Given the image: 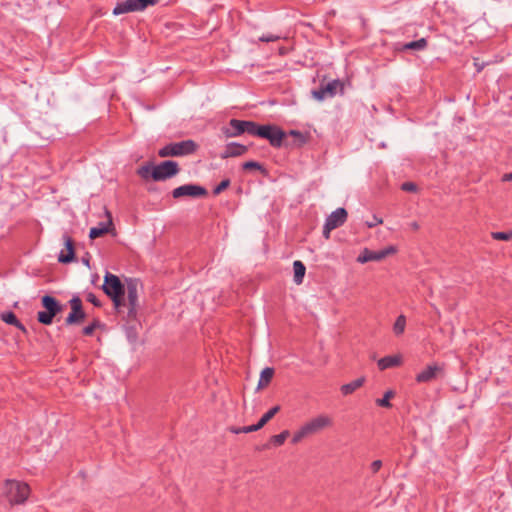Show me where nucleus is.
<instances>
[{
    "label": "nucleus",
    "instance_id": "obj_1",
    "mask_svg": "<svg viewBox=\"0 0 512 512\" xmlns=\"http://www.w3.org/2000/svg\"><path fill=\"white\" fill-rule=\"evenodd\" d=\"M102 289L104 293L111 298L116 309L125 305V285L121 282L118 276L110 272H106Z\"/></svg>",
    "mask_w": 512,
    "mask_h": 512
},
{
    "label": "nucleus",
    "instance_id": "obj_2",
    "mask_svg": "<svg viewBox=\"0 0 512 512\" xmlns=\"http://www.w3.org/2000/svg\"><path fill=\"white\" fill-rule=\"evenodd\" d=\"M198 148L194 140L187 139L180 142H171L159 149L158 155L166 157H182L193 154Z\"/></svg>",
    "mask_w": 512,
    "mask_h": 512
},
{
    "label": "nucleus",
    "instance_id": "obj_3",
    "mask_svg": "<svg viewBox=\"0 0 512 512\" xmlns=\"http://www.w3.org/2000/svg\"><path fill=\"white\" fill-rule=\"evenodd\" d=\"M4 489L10 504L24 503L30 493V488L26 483L16 480H7Z\"/></svg>",
    "mask_w": 512,
    "mask_h": 512
},
{
    "label": "nucleus",
    "instance_id": "obj_4",
    "mask_svg": "<svg viewBox=\"0 0 512 512\" xmlns=\"http://www.w3.org/2000/svg\"><path fill=\"white\" fill-rule=\"evenodd\" d=\"M180 172V167L176 161L166 160L152 166V179L154 181H165L176 176Z\"/></svg>",
    "mask_w": 512,
    "mask_h": 512
},
{
    "label": "nucleus",
    "instance_id": "obj_5",
    "mask_svg": "<svg viewBox=\"0 0 512 512\" xmlns=\"http://www.w3.org/2000/svg\"><path fill=\"white\" fill-rule=\"evenodd\" d=\"M285 136V132L276 125L266 124L259 127L258 137L268 140L273 147H281Z\"/></svg>",
    "mask_w": 512,
    "mask_h": 512
},
{
    "label": "nucleus",
    "instance_id": "obj_6",
    "mask_svg": "<svg viewBox=\"0 0 512 512\" xmlns=\"http://www.w3.org/2000/svg\"><path fill=\"white\" fill-rule=\"evenodd\" d=\"M285 136V132L276 125L266 124L259 127L258 137L268 140L273 147H281Z\"/></svg>",
    "mask_w": 512,
    "mask_h": 512
},
{
    "label": "nucleus",
    "instance_id": "obj_7",
    "mask_svg": "<svg viewBox=\"0 0 512 512\" xmlns=\"http://www.w3.org/2000/svg\"><path fill=\"white\" fill-rule=\"evenodd\" d=\"M397 252V248L390 245L382 250L373 251L368 248H364L360 255L357 257V262L364 264L369 261H381L389 255H393Z\"/></svg>",
    "mask_w": 512,
    "mask_h": 512
},
{
    "label": "nucleus",
    "instance_id": "obj_8",
    "mask_svg": "<svg viewBox=\"0 0 512 512\" xmlns=\"http://www.w3.org/2000/svg\"><path fill=\"white\" fill-rule=\"evenodd\" d=\"M140 286V282L137 279H127L125 292L127 293V300L129 304L128 315L130 317H135L138 308V288Z\"/></svg>",
    "mask_w": 512,
    "mask_h": 512
},
{
    "label": "nucleus",
    "instance_id": "obj_9",
    "mask_svg": "<svg viewBox=\"0 0 512 512\" xmlns=\"http://www.w3.org/2000/svg\"><path fill=\"white\" fill-rule=\"evenodd\" d=\"M280 411V406L276 405L269 409L261 418L260 420L253 425L244 426L235 428L232 427L230 430L234 434H240V433H250L260 430L266 423H268L278 412Z\"/></svg>",
    "mask_w": 512,
    "mask_h": 512
},
{
    "label": "nucleus",
    "instance_id": "obj_10",
    "mask_svg": "<svg viewBox=\"0 0 512 512\" xmlns=\"http://www.w3.org/2000/svg\"><path fill=\"white\" fill-rule=\"evenodd\" d=\"M207 195V190L197 184H184L181 185L172 191V196L175 199H179L182 197H192V198H200Z\"/></svg>",
    "mask_w": 512,
    "mask_h": 512
},
{
    "label": "nucleus",
    "instance_id": "obj_11",
    "mask_svg": "<svg viewBox=\"0 0 512 512\" xmlns=\"http://www.w3.org/2000/svg\"><path fill=\"white\" fill-rule=\"evenodd\" d=\"M333 421L332 418L328 415H318L314 418H312L310 421L306 422L303 426L305 427L306 431L309 435L315 434L320 432L321 430H324L325 428H328L332 425Z\"/></svg>",
    "mask_w": 512,
    "mask_h": 512
},
{
    "label": "nucleus",
    "instance_id": "obj_12",
    "mask_svg": "<svg viewBox=\"0 0 512 512\" xmlns=\"http://www.w3.org/2000/svg\"><path fill=\"white\" fill-rule=\"evenodd\" d=\"M69 304L71 306V312L69 313L68 317L66 318V324L72 325L79 323L84 320L85 318V312L82 309V301L78 296H74L69 301Z\"/></svg>",
    "mask_w": 512,
    "mask_h": 512
},
{
    "label": "nucleus",
    "instance_id": "obj_13",
    "mask_svg": "<svg viewBox=\"0 0 512 512\" xmlns=\"http://www.w3.org/2000/svg\"><path fill=\"white\" fill-rule=\"evenodd\" d=\"M443 373V366L437 363L428 365L424 370L416 375L418 383H429L437 379Z\"/></svg>",
    "mask_w": 512,
    "mask_h": 512
},
{
    "label": "nucleus",
    "instance_id": "obj_14",
    "mask_svg": "<svg viewBox=\"0 0 512 512\" xmlns=\"http://www.w3.org/2000/svg\"><path fill=\"white\" fill-rule=\"evenodd\" d=\"M347 220V211L340 207L333 211L327 216L325 223L328 224L329 228H338L342 226Z\"/></svg>",
    "mask_w": 512,
    "mask_h": 512
},
{
    "label": "nucleus",
    "instance_id": "obj_15",
    "mask_svg": "<svg viewBox=\"0 0 512 512\" xmlns=\"http://www.w3.org/2000/svg\"><path fill=\"white\" fill-rule=\"evenodd\" d=\"M245 120L231 119L227 127L222 129L227 138L238 137L244 134Z\"/></svg>",
    "mask_w": 512,
    "mask_h": 512
},
{
    "label": "nucleus",
    "instance_id": "obj_16",
    "mask_svg": "<svg viewBox=\"0 0 512 512\" xmlns=\"http://www.w3.org/2000/svg\"><path fill=\"white\" fill-rule=\"evenodd\" d=\"M63 241L66 248V253L61 251L58 256V261L60 263H70L74 260L75 257L74 243L72 238L67 234L63 235Z\"/></svg>",
    "mask_w": 512,
    "mask_h": 512
},
{
    "label": "nucleus",
    "instance_id": "obj_17",
    "mask_svg": "<svg viewBox=\"0 0 512 512\" xmlns=\"http://www.w3.org/2000/svg\"><path fill=\"white\" fill-rule=\"evenodd\" d=\"M248 148L240 143L231 142L225 146L224 151L221 154L222 159L230 158V157H238L242 156L247 152Z\"/></svg>",
    "mask_w": 512,
    "mask_h": 512
},
{
    "label": "nucleus",
    "instance_id": "obj_18",
    "mask_svg": "<svg viewBox=\"0 0 512 512\" xmlns=\"http://www.w3.org/2000/svg\"><path fill=\"white\" fill-rule=\"evenodd\" d=\"M428 43L426 38H420L415 41H410L407 43H397L395 46V50L398 52H404L407 50L413 51H422L427 47Z\"/></svg>",
    "mask_w": 512,
    "mask_h": 512
},
{
    "label": "nucleus",
    "instance_id": "obj_19",
    "mask_svg": "<svg viewBox=\"0 0 512 512\" xmlns=\"http://www.w3.org/2000/svg\"><path fill=\"white\" fill-rule=\"evenodd\" d=\"M141 11L137 0H125L118 2L113 9L114 15H121L129 12Z\"/></svg>",
    "mask_w": 512,
    "mask_h": 512
},
{
    "label": "nucleus",
    "instance_id": "obj_20",
    "mask_svg": "<svg viewBox=\"0 0 512 512\" xmlns=\"http://www.w3.org/2000/svg\"><path fill=\"white\" fill-rule=\"evenodd\" d=\"M108 215V221L107 222H100L98 226L92 227L89 232V237L91 239H96L98 237H101L105 234H107L111 227L113 226L112 218L109 212H106Z\"/></svg>",
    "mask_w": 512,
    "mask_h": 512
},
{
    "label": "nucleus",
    "instance_id": "obj_21",
    "mask_svg": "<svg viewBox=\"0 0 512 512\" xmlns=\"http://www.w3.org/2000/svg\"><path fill=\"white\" fill-rule=\"evenodd\" d=\"M41 304L42 306L52 313V315H57L58 313L62 312L63 306L61 303L54 297L50 295H44L41 298Z\"/></svg>",
    "mask_w": 512,
    "mask_h": 512
},
{
    "label": "nucleus",
    "instance_id": "obj_22",
    "mask_svg": "<svg viewBox=\"0 0 512 512\" xmlns=\"http://www.w3.org/2000/svg\"><path fill=\"white\" fill-rule=\"evenodd\" d=\"M402 358L399 355H389L378 360L377 365L380 370L396 367L401 364Z\"/></svg>",
    "mask_w": 512,
    "mask_h": 512
},
{
    "label": "nucleus",
    "instance_id": "obj_23",
    "mask_svg": "<svg viewBox=\"0 0 512 512\" xmlns=\"http://www.w3.org/2000/svg\"><path fill=\"white\" fill-rule=\"evenodd\" d=\"M365 382L364 377L357 378L350 383L344 384L341 386L340 390L341 393L344 396L352 394L354 391H356L358 388H360Z\"/></svg>",
    "mask_w": 512,
    "mask_h": 512
},
{
    "label": "nucleus",
    "instance_id": "obj_24",
    "mask_svg": "<svg viewBox=\"0 0 512 512\" xmlns=\"http://www.w3.org/2000/svg\"><path fill=\"white\" fill-rule=\"evenodd\" d=\"M1 320L6 324L15 326L16 328L23 332L26 331L25 326L17 319L16 315L11 311L3 312L1 314Z\"/></svg>",
    "mask_w": 512,
    "mask_h": 512
},
{
    "label": "nucleus",
    "instance_id": "obj_25",
    "mask_svg": "<svg viewBox=\"0 0 512 512\" xmlns=\"http://www.w3.org/2000/svg\"><path fill=\"white\" fill-rule=\"evenodd\" d=\"M293 270H294V282L299 285L303 282L305 272H306V267L301 261L296 260L293 263Z\"/></svg>",
    "mask_w": 512,
    "mask_h": 512
},
{
    "label": "nucleus",
    "instance_id": "obj_26",
    "mask_svg": "<svg viewBox=\"0 0 512 512\" xmlns=\"http://www.w3.org/2000/svg\"><path fill=\"white\" fill-rule=\"evenodd\" d=\"M273 375H274L273 368H271V367L264 368L260 374V378H259V382H258V389L267 386L271 382Z\"/></svg>",
    "mask_w": 512,
    "mask_h": 512
},
{
    "label": "nucleus",
    "instance_id": "obj_27",
    "mask_svg": "<svg viewBox=\"0 0 512 512\" xmlns=\"http://www.w3.org/2000/svg\"><path fill=\"white\" fill-rule=\"evenodd\" d=\"M322 85L324 86L325 91L327 92L329 97L335 96L338 88H341V90H343V85L339 80H332Z\"/></svg>",
    "mask_w": 512,
    "mask_h": 512
},
{
    "label": "nucleus",
    "instance_id": "obj_28",
    "mask_svg": "<svg viewBox=\"0 0 512 512\" xmlns=\"http://www.w3.org/2000/svg\"><path fill=\"white\" fill-rule=\"evenodd\" d=\"M406 327V317L401 314L397 317L394 325H393V332L396 336H400L404 333Z\"/></svg>",
    "mask_w": 512,
    "mask_h": 512
},
{
    "label": "nucleus",
    "instance_id": "obj_29",
    "mask_svg": "<svg viewBox=\"0 0 512 512\" xmlns=\"http://www.w3.org/2000/svg\"><path fill=\"white\" fill-rule=\"evenodd\" d=\"M54 317H55V315H52V313L46 309L44 311H39L37 313L38 322L41 324H44V325L52 324Z\"/></svg>",
    "mask_w": 512,
    "mask_h": 512
},
{
    "label": "nucleus",
    "instance_id": "obj_30",
    "mask_svg": "<svg viewBox=\"0 0 512 512\" xmlns=\"http://www.w3.org/2000/svg\"><path fill=\"white\" fill-rule=\"evenodd\" d=\"M260 125L254 121H245L244 133L251 136H258Z\"/></svg>",
    "mask_w": 512,
    "mask_h": 512
},
{
    "label": "nucleus",
    "instance_id": "obj_31",
    "mask_svg": "<svg viewBox=\"0 0 512 512\" xmlns=\"http://www.w3.org/2000/svg\"><path fill=\"white\" fill-rule=\"evenodd\" d=\"M393 396H394V392L392 390H388L385 392L383 398L376 400V404L380 407L390 408L391 407L390 399Z\"/></svg>",
    "mask_w": 512,
    "mask_h": 512
},
{
    "label": "nucleus",
    "instance_id": "obj_32",
    "mask_svg": "<svg viewBox=\"0 0 512 512\" xmlns=\"http://www.w3.org/2000/svg\"><path fill=\"white\" fill-rule=\"evenodd\" d=\"M491 237L494 240L509 241L512 239V230L492 232Z\"/></svg>",
    "mask_w": 512,
    "mask_h": 512
},
{
    "label": "nucleus",
    "instance_id": "obj_33",
    "mask_svg": "<svg viewBox=\"0 0 512 512\" xmlns=\"http://www.w3.org/2000/svg\"><path fill=\"white\" fill-rule=\"evenodd\" d=\"M288 436H289V431L288 430H284L280 434L272 436L271 437V442L275 446H281V445L284 444V442H285V440L287 439Z\"/></svg>",
    "mask_w": 512,
    "mask_h": 512
},
{
    "label": "nucleus",
    "instance_id": "obj_34",
    "mask_svg": "<svg viewBox=\"0 0 512 512\" xmlns=\"http://www.w3.org/2000/svg\"><path fill=\"white\" fill-rule=\"evenodd\" d=\"M309 436L308 432L306 431L305 427L302 425L293 435L292 437V443L296 444L299 443L303 438Z\"/></svg>",
    "mask_w": 512,
    "mask_h": 512
},
{
    "label": "nucleus",
    "instance_id": "obj_35",
    "mask_svg": "<svg viewBox=\"0 0 512 512\" xmlns=\"http://www.w3.org/2000/svg\"><path fill=\"white\" fill-rule=\"evenodd\" d=\"M152 166V164L141 166L137 171L138 175L142 178H148V176L152 177Z\"/></svg>",
    "mask_w": 512,
    "mask_h": 512
},
{
    "label": "nucleus",
    "instance_id": "obj_36",
    "mask_svg": "<svg viewBox=\"0 0 512 512\" xmlns=\"http://www.w3.org/2000/svg\"><path fill=\"white\" fill-rule=\"evenodd\" d=\"M312 94H313V97H314L315 99L319 100V101H322V100H324L326 97H329V96H328V94H327V92L325 91V88H324V86H323V85H321V86L319 87V89L314 90V91L312 92Z\"/></svg>",
    "mask_w": 512,
    "mask_h": 512
},
{
    "label": "nucleus",
    "instance_id": "obj_37",
    "mask_svg": "<svg viewBox=\"0 0 512 512\" xmlns=\"http://www.w3.org/2000/svg\"><path fill=\"white\" fill-rule=\"evenodd\" d=\"M230 185V180L229 179H224L222 180L213 190V194L214 195H218L220 194L222 191H224L225 189H227Z\"/></svg>",
    "mask_w": 512,
    "mask_h": 512
},
{
    "label": "nucleus",
    "instance_id": "obj_38",
    "mask_svg": "<svg viewBox=\"0 0 512 512\" xmlns=\"http://www.w3.org/2000/svg\"><path fill=\"white\" fill-rule=\"evenodd\" d=\"M99 326H100V322H99L98 320H95V321H94L93 323H91L90 325H88V326L84 327V329H83V333H84L85 335H87V336H91V335L94 333L95 329H96L97 327H99Z\"/></svg>",
    "mask_w": 512,
    "mask_h": 512
},
{
    "label": "nucleus",
    "instance_id": "obj_39",
    "mask_svg": "<svg viewBox=\"0 0 512 512\" xmlns=\"http://www.w3.org/2000/svg\"><path fill=\"white\" fill-rule=\"evenodd\" d=\"M160 0H137L139 8L141 11L146 9L148 6H153L157 4Z\"/></svg>",
    "mask_w": 512,
    "mask_h": 512
},
{
    "label": "nucleus",
    "instance_id": "obj_40",
    "mask_svg": "<svg viewBox=\"0 0 512 512\" xmlns=\"http://www.w3.org/2000/svg\"><path fill=\"white\" fill-rule=\"evenodd\" d=\"M383 466V463L381 460H374L371 464H370V471H371V474L372 475H375L377 474L380 469L382 468Z\"/></svg>",
    "mask_w": 512,
    "mask_h": 512
},
{
    "label": "nucleus",
    "instance_id": "obj_41",
    "mask_svg": "<svg viewBox=\"0 0 512 512\" xmlns=\"http://www.w3.org/2000/svg\"><path fill=\"white\" fill-rule=\"evenodd\" d=\"M242 167L244 170H251V169L261 170L262 169L261 164L258 162H255V161H247L242 165Z\"/></svg>",
    "mask_w": 512,
    "mask_h": 512
},
{
    "label": "nucleus",
    "instance_id": "obj_42",
    "mask_svg": "<svg viewBox=\"0 0 512 512\" xmlns=\"http://www.w3.org/2000/svg\"><path fill=\"white\" fill-rule=\"evenodd\" d=\"M280 39V36L274 34H263L259 40L261 42H275Z\"/></svg>",
    "mask_w": 512,
    "mask_h": 512
},
{
    "label": "nucleus",
    "instance_id": "obj_43",
    "mask_svg": "<svg viewBox=\"0 0 512 512\" xmlns=\"http://www.w3.org/2000/svg\"><path fill=\"white\" fill-rule=\"evenodd\" d=\"M401 189L406 192H415L417 190V186L413 182H405L401 185Z\"/></svg>",
    "mask_w": 512,
    "mask_h": 512
},
{
    "label": "nucleus",
    "instance_id": "obj_44",
    "mask_svg": "<svg viewBox=\"0 0 512 512\" xmlns=\"http://www.w3.org/2000/svg\"><path fill=\"white\" fill-rule=\"evenodd\" d=\"M382 222H383L382 218H379L376 215H374L371 221L366 222V225L369 228H373L379 224H382Z\"/></svg>",
    "mask_w": 512,
    "mask_h": 512
},
{
    "label": "nucleus",
    "instance_id": "obj_45",
    "mask_svg": "<svg viewBox=\"0 0 512 512\" xmlns=\"http://www.w3.org/2000/svg\"><path fill=\"white\" fill-rule=\"evenodd\" d=\"M87 301H89L90 303H92L96 307H100L101 306V302L98 300L96 295L93 294V293H89L87 295Z\"/></svg>",
    "mask_w": 512,
    "mask_h": 512
},
{
    "label": "nucleus",
    "instance_id": "obj_46",
    "mask_svg": "<svg viewBox=\"0 0 512 512\" xmlns=\"http://www.w3.org/2000/svg\"><path fill=\"white\" fill-rule=\"evenodd\" d=\"M290 135L296 137L299 139L300 143H304L305 142V137L303 136V134L300 132V131H297V130H291L290 131Z\"/></svg>",
    "mask_w": 512,
    "mask_h": 512
},
{
    "label": "nucleus",
    "instance_id": "obj_47",
    "mask_svg": "<svg viewBox=\"0 0 512 512\" xmlns=\"http://www.w3.org/2000/svg\"><path fill=\"white\" fill-rule=\"evenodd\" d=\"M335 228H329L328 224L325 223L324 226H323V236L325 239H329L330 238V232L332 230H334Z\"/></svg>",
    "mask_w": 512,
    "mask_h": 512
},
{
    "label": "nucleus",
    "instance_id": "obj_48",
    "mask_svg": "<svg viewBox=\"0 0 512 512\" xmlns=\"http://www.w3.org/2000/svg\"><path fill=\"white\" fill-rule=\"evenodd\" d=\"M502 181H504V182L512 181V173H505L502 176Z\"/></svg>",
    "mask_w": 512,
    "mask_h": 512
},
{
    "label": "nucleus",
    "instance_id": "obj_49",
    "mask_svg": "<svg viewBox=\"0 0 512 512\" xmlns=\"http://www.w3.org/2000/svg\"><path fill=\"white\" fill-rule=\"evenodd\" d=\"M411 227H412L414 230H416V229H418V228H419V226H418L417 222H413V223L411 224Z\"/></svg>",
    "mask_w": 512,
    "mask_h": 512
},
{
    "label": "nucleus",
    "instance_id": "obj_50",
    "mask_svg": "<svg viewBox=\"0 0 512 512\" xmlns=\"http://www.w3.org/2000/svg\"><path fill=\"white\" fill-rule=\"evenodd\" d=\"M482 67L481 65H478V71H481Z\"/></svg>",
    "mask_w": 512,
    "mask_h": 512
},
{
    "label": "nucleus",
    "instance_id": "obj_51",
    "mask_svg": "<svg viewBox=\"0 0 512 512\" xmlns=\"http://www.w3.org/2000/svg\"><path fill=\"white\" fill-rule=\"evenodd\" d=\"M482 67L481 65H478V71H481Z\"/></svg>",
    "mask_w": 512,
    "mask_h": 512
}]
</instances>
